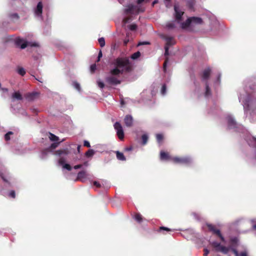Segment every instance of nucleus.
I'll use <instances>...</instances> for the list:
<instances>
[{
    "label": "nucleus",
    "instance_id": "31",
    "mask_svg": "<svg viewBox=\"0 0 256 256\" xmlns=\"http://www.w3.org/2000/svg\"><path fill=\"white\" fill-rule=\"evenodd\" d=\"M60 142H54L50 146L47 148L50 152H52L53 150L55 149L58 146Z\"/></svg>",
    "mask_w": 256,
    "mask_h": 256
},
{
    "label": "nucleus",
    "instance_id": "56",
    "mask_svg": "<svg viewBox=\"0 0 256 256\" xmlns=\"http://www.w3.org/2000/svg\"><path fill=\"white\" fill-rule=\"evenodd\" d=\"M209 252H210V251L208 249H207V248L204 249V256H207L208 255V254H209Z\"/></svg>",
    "mask_w": 256,
    "mask_h": 256
},
{
    "label": "nucleus",
    "instance_id": "7",
    "mask_svg": "<svg viewBox=\"0 0 256 256\" xmlns=\"http://www.w3.org/2000/svg\"><path fill=\"white\" fill-rule=\"evenodd\" d=\"M172 160L176 164H190L192 162V158L189 156H184L182 157H174L172 158Z\"/></svg>",
    "mask_w": 256,
    "mask_h": 256
},
{
    "label": "nucleus",
    "instance_id": "50",
    "mask_svg": "<svg viewBox=\"0 0 256 256\" xmlns=\"http://www.w3.org/2000/svg\"><path fill=\"white\" fill-rule=\"evenodd\" d=\"M129 41H130L129 38L128 36H126L125 38L124 39V44L125 46H126L128 44Z\"/></svg>",
    "mask_w": 256,
    "mask_h": 256
},
{
    "label": "nucleus",
    "instance_id": "5",
    "mask_svg": "<svg viewBox=\"0 0 256 256\" xmlns=\"http://www.w3.org/2000/svg\"><path fill=\"white\" fill-rule=\"evenodd\" d=\"M212 70L210 68L204 69L201 74V78L202 82L205 84V89L204 96L206 98H208L211 96V92L208 83V80L209 78Z\"/></svg>",
    "mask_w": 256,
    "mask_h": 256
},
{
    "label": "nucleus",
    "instance_id": "4",
    "mask_svg": "<svg viewBox=\"0 0 256 256\" xmlns=\"http://www.w3.org/2000/svg\"><path fill=\"white\" fill-rule=\"evenodd\" d=\"M72 152H73L72 148L70 150L68 148H64L57 150L54 152L55 155L60 157L58 160V164L62 166L64 168L68 171L71 170L72 168L69 164H65V162L66 161V156L71 154Z\"/></svg>",
    "mask_w": 256,
    "mask_h": 256
},
{
    "label": "nucleus",
    "instance_id": "41",
    "mask_svg": "<svg viewBox=\"0 0 256 256\" xmlns=\"http://www.w3.org/2000/svg\"><path fill=\"white\" fill-rule=\"evenodd\" d=\"M156 138L157 142L158 143H160L163 138V136L162 134H156Z\"/></svg>",
    "mask_w": 256,
    "mask_h": 256
},
{
    "label": "nucleus",
    "instance_id": "15",
    "mask_svg": "<svg viewBox=\"0 0 256 256\" xmlns=\"http://www.w3.org/2000/svg\"><path fill=\"white\" fill-rule=\"evenodd\" d=\"M15 44L18 46H20L21 48L24 49L28 45L29 42L22 38H17L16 40Z\"/></svg>",
    "mask_w": 256,
    "mask_h": 256
},
{
    "label": "nucleus",
    "instance_id": "10",
    "mask_svg": "<svg viewBox=\"0 0 256 256\" xmlns=\"http://www.w3.org/2000/svg\"><path fill=\"white\" fill-rule=\"evenodd\" d=\"M212 245L216 248L217 252H220L224 254H228L230 248L222 246L220 243L216 241H213L211 242Z\"/></svg>",
    "mask_w": 256,
    "mask_h": 256
},
{
    "label": "nucleus",
    "instance_id": "60",
    "mask_svg": "<svg viewBox=\"0 0 256 256\" xmlns=\"http://www.w3.org/2000/svg\"><path fill=\"white\" fill-rule=\"evenodd\" d=\"M0 90L4 92H8V89L7 88H2L0 87Z\"/></svg>",
    "mask_w": 256,
    "mask_h": 256
},
{
    "label": "nucleus",
    "instance_id": "6",
    "mask_svg": "<svg viewBox=\"0 0 256 256\" xmlns=\"http://www.w3.org/2000/svg\"><path fill=\"white\" fill-rule=\"evenodd\" d=\"M202 20L201 18L198 17H190L188 18L186 22L182 23V28H186L194 24H201Z\"/></svg>",
    "mask_w": 256,
    "mask_h": 256
},
{
    "label": "nucleus",
    "instance_id": "29",
    "mask_svg": "<svg viewBox=\"0 0 256 256\" xmlns=\"http://www.w3.org/2000/svg\"><path fill=\"white\" fill-rule=\"evenodd\" d=\"M48 138L52 142H58V140H59V138L50 132H49Z\"/></svg>",
    "mask_w": 256,
    "mask_h": 256
},
{
    "label": "nucleus",
    "instance_id": "2",
    "mask_svg": "<svg viewBox=\"0 0 256 256\" xmlns=\"http://www.w3.org/2000/svg\"><path fill=\"white\" fill-rule=\"evenodd\" d=\"M112 64L114 68L110 70L111 75L106 78V82L109 84L116 86L120 83V80L116 76L130 72L132 64L128 58H118L113 61Z\"/></svg>",
    "mask_w": 256,
    "mask_h": 256
},
{
    "label": "nucleus",
    "instance_id": "58",
    "mask_svg": "<svg viewBox=\"0 0 256 256\" xmlns=\"http://www.w3.org/2000/svg\"><path fill=\"white\" fill-rule=\"evenodd\" d=\"M102 56V52L101 51H100L98 56V60L97 61L98 62L100 60V58Z\"/></svg>",
    "mask_w": 256,
    "mask_h": 256
},
{
    "label": "nucleus",
    "instance_id": "30",
    "mask_svg": "<svg viewBox=\"0 0 256 256\" xmlns=\"http://www.w3.org/2000/svg\"><path fill=\"white\" fill-rule=\"evenodd\" d=\"M116 158L120 160H126V158L124 155L123 153L120 152L118 151H117L116 152Z\"/></svg>",
    "mask_w": 256,
    "mask_h": 256
},
{
    "label": "nucleus",
    "instance_id": "28",
    "mask_svg": "<svg viewBox=\"0 0 256 256\" xmlns=\"http://www.w3.org/2000/svg\"><path fill=\"white\" fill-rule=\"evenodd\" d=\"M12 98L18 100H22V96L19 92H14L12 94Z\"/></svg>",
    "mask_w": 256,
    "mask_h": 256
},
{
    "label": "nucleus",
    "instance_id": "25",
    "mask_svg": "<svg viewBox=\"0 0 256 256\" xmlns=\"http://www.w3.org/2000/svg\"><path fill=\"white\" fill-rule=\"evenodd\" d=\"M49 152H50V151L48 148L42 150L40 154V158L41 159L46 158Z\"/></svg>",
    "mask_w": 256,
    "mask_h": 256
},
{
    "label": "nucleus",
    "instance_id": "24",
    "mask_svg": "<svg viewBox=\"0 0 256 256\" xmlns=\"http://www.w3.org/2000/svg\"><path fill=\"white\" fill-rule=\"evenodd\" d=\"M218 110L219 109L218 107L216 106L215 104H214L212 108H210V110H208V113L214 114H216Z\"/></svg>",
    "mask_w": 256,
    "mask_h": 256
},
{
    "label": "nucleus",
    "instance_id": "61",
    "mask_svg": "<svg viewBox=\"0 0 256 256\" xmlns=\"http://www.w3.org/2000/svg\"><path fill=\"white\" fill-rule=\"evenodd\" d=\"M240 256H248L246 252H242L240 254Z\"/></svg>",
    "mask_w": 256,
    "mask_h": 256
},
{
    "label": "nucleus",
    "instance_id": "53",
    "mask_svg": "<svg viewBox=\"0 0 256 256\" xmlns=\"http://www.w3.org/2000/svg\"><path fill=\"white\" fill-rule=\"evenodd\" d=\"M160 231L161 230H166V231H168V232H169L170 230L166 227H164V226H161L160 228Z\"/></svg>",
    "mask_w": 256,
    "mask_h": 256
},
{
    "label": "nucleus",
    "instance_id": "48",
    "mask_svg": "<svg viewBox=\"0 0 256 256\" xmlns=\"http://www.w3.org/2000/svg\"><path fill=\"white\" fill-rule=\"evenodd\" d=\"M150 44V42H146V41L140 42L138 43V46H142V45H146V44Z\"/></svg>",
    "mask_w": 256,
    "mask_h": 256
},
{
    "label": "nucleus",
    "instance_id": "33",
    "mask_svg": "<svg viewBox=\"0 0 256 256\" xmlns=\"http://www.w3.org/2000/svg\"><path fill=\"white\" fill-rule=\"evenodd\" d=\"M148 136L147 134H144L142 136V144L145 145L148 140Z\"/></svg>",
    "mask_w": 256,
    "mask_h": 256
},
{
    "label": "nucleus",
    "instance_id": "59",
    "mask_svg": "<svg viewBox=\"0 0 256 256\" xmlns=\"http://www.w3.org/2000/svg\"><path fill=\"white\" fill-rule=\"evenodd\" d=\"M230 249L232 250V252H234V255H236V254H237L238 253V250L236 248H230Z\"/></svg>",
    "mask_w": 256,
    "mask_h": 256
},
{
    "label": "nucleus",
    "instance_id": "35",
    "mask_svg": "<svg viewBox=\"0 0 256 256\" xmlns=\"http://www.w3.org/2000/svg\"><path fill=\"white\" fill-rule=\"evenodd\" d=\"M166 26L168 30H172L176 27L175 22H169L166 24Z\"/></svg>",
    "mask_w": 256,
    "mask_h": 256
},
{
    "label": "nucleus",
    "instance_id": "14",
    "mask_svg": "<svg viewBox=\"0 0 256 256\" xmlns=\"http://www.w3.org/2000/svg\"><path fill=\"white\" fill-rule=\"evenodd\" d=\"M88 177V174L86 170H81L79 172L77 175L76 180H80L82 182L86 181Z\"/></svg>",
    "mask_w": 256,
    "mask_h": 256
},
{
    "label": "nucleus",
    "instance_id": "63",
    "mask_svg": "<svg viewBox=\"0 0 256 256\" xmlns=\"http://www.w3.org/2000/svg\"><path fill=\"white\" fill-rule=\"evenodd\" d=\"M22 114L23 115V116H27V113L25 111V110H22Z\"/></svg>",
    "mask_w": 256,
    "mask_h": 256
},
{
    "label": "nucleus",
    "instance_id": "64",
    "mask_svg": "<svg viewBox=\"0 0 256 256\" xmlns=\"http://www.w3.org/2000/svg\"><path fill=\"white\" fill-rule=\"evenodd\" d=\"M158 2V0H154V2H152V6H154V4H157Z\"/></svg>",
    "mask_w": 256,
    "mask_h": 256
},
{
    "label": "nucleus",
    "instance_id": "11",
    "mask_svg": "<svg viewBox=\"0 0 256 256\" xmlns=\"http://www.w3.org/2000/svg\"><path fill=\"white\" fill-rule=\"evenodd\" d=\"M114 128L116 132V134L120 140H123L124 138V132L123 128L118 122H116L114 125Z\"/></svg>",
    "mask_w": 256,
    "mask_h": 256
},
{
    "label": "nucleus",
    "instance_id": "45",
    "mask_svg": "<svg viewBox=\"0 0 256 256\" xmlns=\"http://www.w3.org/2000/svg\"><path fill=\"white\" fill-rule=\"evenodd\" d=\"M97 84L98 87H100L102 89L104 87V84L102 81L99 80L97 82Z\"/></svg>",
    "mask_w": 256,
    "mask_h": 256
},
{
    "label": "nucleus",
    "instance_id": "9",
    "mask_svg": "<svg viewBox=\"0 0 256 256\" xmlns=\"http://www.w3.org/2000/svg\"><path fill=\"white\" fill-rule=\"evenodd\" d=\"M163 38L166 41V44L164 46V56H168L169 54L168 50L170 46L174 44L175 42L174 38L172 36H163Z\"/></svg>",
    "mask_w": 256,
    "mask_h": 256
},
{
    "label": "nucleus",
    "instance_id": "57",
    "mask_svg": "<svg viewBox=\"0 0 256 256\" xmlns=\"http://www.w3.org/2000/svg\"><path fill=\"white\" fill-rule=\"evenodd\" d=\"M0 176H1V178H2V179L5 182H8V180H6V178L3 176V174L2 173V172L0 170Z\"/></svg>",
    "mask_w": 256,
    "mask_h": 256
},
{
    "label": "nucleus",
    "instance_id": "17",
    "mask_svg": "<svg viewBox=\"0 0 256 256\" xmlns=\"http://www.w3.org/2000/svg\"><path fill=\"white\" fill-rule=\"evenodd\" d=\"M207 226L208 230L211 231L213 234L218 235V234H220V230L216 228V226L212 224H207Z\"/></svg>",
    "mask_w": 256,
    "mask_h": 256
},
{
    "label": "nucleus",
    "instance_id": "34",
    "mask_svg": "<svg viewBox=\"0 0 256 256\" xmlns=\"http://www.w3.org/2000/svg\"><path fill=\"white\" fill-rule=\"evenodd\" d=\"M140 56V52L138 51L132 54V56H130V58L132 60H135L138 59Z\"/></svg>",
    "mask_w": 256,
    "mask_h": 256
},
{
    "label": "nucleus",
    "instance_id": "26",
    "mask_svg": "<svg viewBox=\"0 0 256 256\" xmlns=\"http://www.w3.org/2000/svg\"><path fill=\"white\" fill-rule=\"evenodd\" d=\"M134 220L138 223H142L144 220H146L145 218H144L140 214H136L134 216Z\"/></svg>",
    "mask_w": 256,
    "mask_h": 256
},
{
    "label": "nucleus",
    "instance_id": "38",
    "mask_svg": "<svg viewBox=\"0 0 256 256\" xmlns=\"http://www.w3.org/2000/svg\"><path fill=\"white\" fill-rule=\"evenodd\" d=\"M166 85L165 84H164L162 86L160 94L164 96L166 94Z\"/></svg>",
    "mask_w": 256,
    "mask_h": 256
},
{
    "label": "nucleus",
    "instance_id": "23",
    "mask_svg": "<svg viewBox=\"0 0 256 256\" xmlns=\"http://www.w3.org/2000/svg\"><path fill=\"white\" fill-rule=\"evenodd\" d=\"M186 4L187 6L188 7L190 10H194L196 0H186Z\"/></svg>",
    "mask_w": 256,
    "mask_h": 256
},
{
    "label": "nucleus",
    "instance_id": "49",
    "mask_svg": "<svg viewBox=\"0 0 256 256\" xmlns=\"http://www.w3.org/2000/svg\"><path fill=\"white\" fill-rule=\"evenodd\" d=\"M252 228L253 230H256V221L254 220H252Z\"/></svg>",
    "mask_w": 256,
    "mask_h": 256
},
{
    "label": "nucleus",
    "instance_id": "43",
    "mask_svg": "<svg viewBox=\"0 0 256 256\" xmlns=\"http://www.w3.org/2000/svg\"><path fill=\"white\" fill-rule=\"evenodd\" d=\"M128 28L131 30H135L137 28V26L136 24L129 25Z\"/></svg>",
    "mask_w": 256,
    "mask_h": 256
},
{
    "label": "nucleus",
    "instance_id": "54",
    "mask_svg": "<svg viewBox=\"0 0 256 256\" xmlns=\"http://www.w3.org/2000/svg\"><path fill=\"white\" fill-rule=\"evenodd\" d=\"M217 236L220 238V239L221 240L222 242H225V239H224V237L222 236V234L220 232V234H218Z\"/></svg>",
    "mask_w": 256,
    "mask_h": 256
},
{
    "label": "nucleus",
    "instance_id": "47",
    "mask_svg": "<svg viewBox=\"0 0 256 256\" xmlns=\"http://www.w3.org/2000/svg\"><path fill=\"white\" fill-rule=\"evenodd\" d=\"M8 196L12 198H14L16 197L15 192L13 190H10L8 194Z\"/></svg>",
    "mask_w": 256,
    "mask_h": 256
},
{
    "label": "nucleus",
    "instance_id": "12",
    "mask_svg": "<svg viewBox=\"0 0 256 256\" xmlns=\"http://www.w3.org/2000/svg\"><path fill=\"white\" fill-rule=\"evenodd\" d=\"M174 15L176 20L179 23L182 20V16L184 12L182 11L179 8V6L178 4L174 5Z\"/></svg>",
    "mask_w": 256,
    "mask_h": 256
},
{
    "label": "nucleus",
    "instance_id": "1",
    "mask_svg": "<svg viewBox=\"0 0 256 256\" xmlns=\"http://www.w3.org/2000/svg\"><path fill=\"white\" fill-rule=\"evenodd\" d=\"M239 102L244 108V114L250 122H256V86L240 90L238 94Z\"/></svg>",
    "mask_w": 256,
    "mask_h": 256
},
{
    "label": "nucleus",
    "instance_id": "8",
    "mask_svg": "<svg viewBox=\"0 0 256 256\" xmlns=\"http://www.w3.org/2000/svg\"><path fill=\"white\" fill-rule=\"evenodd\" d=\"M43 5L42 2H39L36 8H34V17L38 20H43L42 12Z\"/></svg>",
    "mask_w": 256,
    "mask_h": 256
},
{
    "label": "nucleus",
    "instance_id": "40",
    "mask_svg": "<svg viewBox=\"0 0 256 256\" xmlns=\"http://www.w3.org/2000/svg\"><path fill=\"white\" fill-rule=\"evenodd\" d=\"M98 40L100 45L101 47H103L105 46V40L104 38H99Z\"/></svg>",
    "mask_w": 256,
    "mask_h": 256
},
{
    "label": "nucleus",
    "instance_id": "36",
    "mask_svg": "<svg viewBox=\"0 0 256 256\" xmlns=\"http://www.w3.org/2000/svg\"><path fill=\"white\" fill-rule=\"evenodd\" d=\"M72 86L78 92L80 91V86L79 83L76 82H72Z\"/></svg>",
    "mask_w": 256,
    "mask_h": 256
},
{
    "label": "nucleus",
    "instance_id": "13",
    "mask_svg": "<svg viewBox=\"0 0 256 256\" xmlns=\"http://www.w3.org/2000/svg\"><path fill=\"white\" fill-rule=\"evenodd\" d=\"M248 144L252 147L254 148V157L256 160V138L254 137L248 136L246 139Z\"/></svg>",
    "mask_w": 256,
    "mask_h": 256
},
{
    "label": "nucleus",
    "instance_id": "18",
    "mask_svg": "<svg viewBox=\"0 0 256 256\" xmlns=\"http://www.w3.org/2000/svg\"><path fill=\"white\" fill-rule=\"evenodd\" d=\"M8 18L12 22H15L20 18V16L16 12H11L8 14Z\"/></svg>",
    "mask_w": 256,
    "mask_h": 256
},
{
    "label": "nucleus",
    "instance_id": "37",
    "mask_svg": "<svg viewBox=\"0 0 256 256\" xmlns=\"http://www.w3.org/2000/svg\"><path fill=\"white\" fill-rule=\"evenodd\" d=\"M17 72L22 76H24L26 74V71L24 69L22 68H18Z\"/></svg>",
    "mask_w": 256,
    "mask_h": 256
},
{
    "label": "nucleus",
    "instance_id": "21",
    "mask_svg": "<svg viewBox=\"0 0 256 256\" xmlns=\"http://www.w3.org/2000/svg\"><path fill=\"white\" fill-rule=\"evenodd\" d=\"M38 93L36 92H32L28 93L26 96V98L27 100L30 101L34 100L36 97L38 96Z\"/></svg>",
    "mask_w": 256,
    "mask_h": 256
},
{
    "label": "nucleus",
    "instance_id": "55",
    "mask_svg": "<svg viewBox=\"0 0 256 256\" xmlns=\"http://www.w3.org/2000/svg\"><path fill=\"white\" fill-rule=\"evenodd\" d=\"M232 242V243H236L238 242V238L236 237H234L231 238L230 240Z\"/></svg>",
    "mask_w": 256,
    "mask_h": 256
},
{
    "label": "nucleus",
    "instance_id": "42",
    "mask_svg": "<svg viewBox=\"0 0 256 256\" xmlns=\"http://www.w3.org/2000/svg\"><path fill=\"white\" fill-rule=\"evenodd\" d=\"M220 76L221 74L220 73H218L217 76L216 80L214 82L216 85H218L220 84Z\"/></svg>",
    "mask_w": 256,
    "mask_h": 256
},
{
    "label": "nucleus",
    "instance_id": "27",
    "mask_svg": "<svg viewBox=\"0 0 256 256\" xmlns=\"http://www.w3.org/2000/svg\"><path fill=\"white\" fill-rule=\"evenodd\" d=\"M160 158L161 160H169L170 158V156L168 154L164 152H161L160 154Z\"/></svg>",
    "mask_w": 256,
    "mask_h": 256
},
{
    "label": "nucleus",
    "instance_id": "20",
    "mask_svg": "<svg viewBox=\"0 0 256 256\" xmlns=\"http://www.w3.org/2000/svg\"><path fill=\"white\" fill-rule=\"evenodd\" d=\"M93 184L96 188H102V187H104V185H107L108 184L106 180H101L100 182H97V181H94L93 182Z\"/></svg>",
    "mask_w": 256,
    "mask_h": 256
},
{
    "label": "nucleus",
    "instance_id": "51",
    "mask_svg": "<svg viewBox=\"0 0 256 256\" xmlns=\"http://www.w3.org/2000/svg\"><path fill=\"white\" fill-rule=\"evenodd\" d=\"M83 167V165L82 164L76 165L74 166V168L75 170L79 169V168H82Z\"/></svg>",
    "mask_w": 256,
    "mask_h": 256
},
{
    "label": "nucleus",
    "instance_id": "19",
    "mask_svg": "<svg viewBox=\"0 0 256 256\" xmlns=\"http://www.w3.org/2000/svg\"><path fill=\"white\" fill-rule=\"evenodd\" d=\"M136 8V6L132 4H129L127 8L124 10V13L126 14H132L133 10Z\"/></svg>",
    "mask_w": 256,
    "mask_h": 256
},
{
    "label": "nucleus",
    "instance_id": "62",
    "mask_svg": "<svg viewBox=\"0 0 256 256\" xmlns=\"http://www.w3.org/2000/svg\"><path fill=\"white\" fill-rule=\"evenodd\" d=\"M145 0H137L136 2L138 4H140L142 3Z\"/></svg>",
    "mask_w": 256,
    "mask_h": 256
},
{
    "label": "nucleus",
    "instance_id": "52",
    "mask_svg": "<svg viewBox=\"0 0 256 256\" xmlns=\"http://www.w3.org/2000/svg\"><path fill=\"white\" fill-rule=\"evenodd\" d=\"M84 146H86L88 148L90 147V142L88 141H87V140H84Z\"/></svg>",
    "mask_w": 256,
    "mask_h": 256
},
{
    "label": "nucleus",
    "instance_id": "3",
    "mask_svg": "<svg viewBox=\"0 0 256 256\" xmlns=\"http://www.w3.org/2000/svg\"><path fill=\"white\" fill-rule=\"evenodd\" d=\"M226 122L227 128L229 130H232L234 132L245 133L246 132V129L240 124H238L233 115L228 114L226 116Z\"/></svg>",
    "mask_w": 256,
    "mask_h": 256
},
{
    "label": "nucleus",
    "instance_id": "16",
    "mask_svg": "<svg viewBox=\"0 0 256 256\" xmlns=\"http://www.w3.org/2000/svg\"><path fill=\"white\" fill-rule=\"evenodd\" d=\"M124 122L128 127L132 126L133 124V118L132 116L128 114L124 118Z\"/></svg>",
    "mask_w": 256,
    "mask_h": 256
},
{
    "label": "nucleus",
    "instance_id": "39",
    "mask_svg": "<svg viewBox=\"0 0 256 256\" xmlns=\"http://www.w3.org/2000/svg\"><path fill=\"white\" fill-rule=\"evenodd\" d=\"M13 132H8L4 135V139L8 141L10 139V136L12 134H13Z\"/></svg>",
    "mask_w": 256,
    "mask_h": 256
},
{
    "label": "nucleus",
    "instance_id": "32",
    "mask_svg": "<svg viewBox=\"0 0 256 256\" xmlns=\"http://www.w3.org/2000/svg\"><path fill=\"white\" fill-rule=\"evenodd\" d=\"M95 154V151L92 149L88 150L85 154L86 156L87 157H92Z\"/></svg>",
    "mask_w": 256,
    "mask_h": 256
},
{
    "label": "nucleus",
    "instance_id": "44",
    "mask_svg": "<svg viewBox=\"0 0 256 256\" xmlns=\"http://www.w3.org/2000/svg\"><path fill=\"white\" fill-rule=\"evenodd\" d=\"M96 68V64H92L90 66V71L91 72L93 73L95 72Z\"/></svg>",
    "mask_w": 256,
    "mask_h": 256
},
{
    "label": "nucleus",
    "instance_id": "46",
    "mask_svg": "<svg viewBox=\"0 0 256 256\" xmlns=\"http://www.w3.org/2000/svg\"><path fill=\"white\" fill-rule=\"evenodd\" d=\"M168 62V58H166L163 64V70H164V72H166V66H167Z\"/></svg>",
    "mask_w": 256,
    "mask_h": 256
},
{
    "label": "nucleus",
    "instance_id": "22",
    "mask_svg": "<svg viewBox=\"0 0 256 256\" xmlns=\"http://www.w3.org/2000/svg\"><path fill=\"white\" fill-rule=\"evenodd\" d=\"M80 147L81 146L80 144L77 145L74 144H71L68 146V147H66V148H68V149L70 150L72 148L73 152H72L71 153H75V148H76L78 152H80Z\"/></svg>",
    "mask_w": 256,
    "mask_h": 256
}]
</instances>
